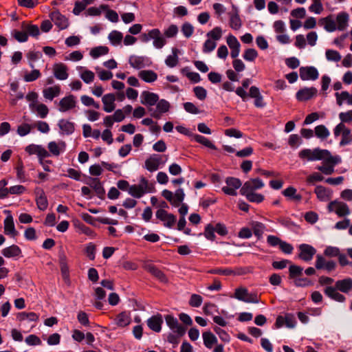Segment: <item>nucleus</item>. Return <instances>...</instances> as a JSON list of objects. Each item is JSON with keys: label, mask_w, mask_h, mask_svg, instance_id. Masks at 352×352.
<instances>
[{"label": "nucleus", "mask_w": 352, "mask_h": 352, "mask_svg": "<svg viewBox=\"0 0 352 352\" xmlns=\"http://www.w3.org/2000/svg\"><path fill=\"white\" fill-rule=\"evenodd\" d=\"M193 92L195 96L200 100H204L207 96L206 89L201 86L194 87Z\"/></svg>", "instance_id": "nucleus-58"}, {"label": "nucleus", "mask_w": 352, "mask_h": 352, "mask_svg": "<svg viewBox=\"0 0 352 352\" xmlns=\"http://www.w3.org/2000/svg\"><path fill=\"white\" fill-rule=\"evenodd\" d=\"M25 151L29 155H36L41 164H43V160L50 156V153L41 145L32 144L27 146L25 148Z\"/></svg>", "instance_id": "nucleus-9"}, {"label": "nucleus", "mask_w": 352, "mask_h": 352, "mask_svg": "<svg viewBox=\"0 0 352 352\" xmlns=\"http://www.w3.org/2000/svg\"><path fill=\"white\" fill-rule=\"evenodd\" d=\"M181 31L184 36L190 38L194 32V27L188 22H185L182 26Z\"/></svg>", "instance_id": "nucleus-55"}, {"label": "nucleus", "mask_w": 352, "mask_h": 352, "mask_svg": "<svg viewBox=\"0 0 352 352\" xmlns=\"http://www.w3.org/2000/svg\"><path fill=\"white\" fill-rule=\"evenodd\" d=\"M192 137H193V139L195 140V141H196L197 142L201 144L204 146H205L209 148L214 149V150L217 149L216 146L211 141H210L208 138H205L204 136H202V135H198V134H195L192 135Z\"/></svg>", "instance_id": "nucleus-46"}, {"label": "nucleus", "mask_w": 352, "mask_h": 352, "mask_svg": "<svg viewBox=\"0 0 352 352\" xmlns=\"http://www.w3.org/2000/svg\"><path fill=\"white\" fill-rule=\"evenodd\" d=\"M317 92V89L314 87H305L297 91L296 97L298 101H307L316 96Z\"/></svg>", "instance_id": "nucleus-15"}, {"label": "nucleus", "mask_w": 352, "mask_h": 352, "mask_svg": "<svg viewBox=\"0 0 352 352\" xmlns=\"http://www.w3.org/2000/svg\"><path fill=\"white\" fill-rule=\"evenodd\" d=\"M326 58L329 61L338 62L341 60V56L338 52L333 50H327L325 53Z\"/></svg>", "instance_id": "nucleus-54"}, {"label": "nucleus", "mask_w": 352, "mask_h": 352, "mask_svg": "<svg viewBox=\"0 0 352 352\" xmlns=\"http://www.w3.org/2000/svg\"><path fill=\"white\" fill-rule=\"evenodd\" d=\"M203 298L198 294H192L189 300V305L193 307H199L201 306Z\"/></svg>", "instance_id": "nucleus-61"}, {"label": "nucleus", "mask_w": 352, "mask_h": 352, "mask_svg": "<svg viewBox=\"0 0 352 352\" xmlns=\"http://www.w3.org/2000/svg\"><path fill=\"white\" fill-rule=\"evenodd\" d=\"M66 144L63 141L56 142L54 141L50 142L48 144L47 148L50 152L55 156H58L61 153L65 150Z\"/></svg>", "instance_id": "nucleus-27"}, {"label": "nucleus", "mask_w": 352, "mask_h": 352, "mask_svg": "<svg viewBox=\"0 0 352 352\" xmlns=\"http://www.w3.org/2000/svg\"><path fill=\"white\" fill-rule=\"evenodd\" d=\"M146 270L162 282H166L167 278L164 272L153 265H146Z\"/></svg>", "instance_id": "nucleus-40"}, {"label": "nucleus", "mask_w": 352, "mask_h": 352, "mask_svg": "<svg viewBox=\"0 0 352 352\" xmlns=\"http://www.w3.org/2000/svg\"><path fill=\"white\" fill-rule=\"evenodd\" d=\"M296 191L297 190L295 188L289 186L285 189L282 193L286 197L292 199L294 201H300L302 199V196L300 194H297Z\"/></svg>", "instance_id": "nucleus-44"}, {"label": "nucleus", "mask_w": 352, "mask_h": 352, "mask_svg": "<svg viewBox=\"0 0 352 352\" xmlns=\"http://www.w3.org/2000/svg\"><path fill=\"white\" fill-rule=\"evenodd\" d=\"M150 37L153 39V45L157 49H161L166 44V39L162 36L159 29L150 30Z\"/></svg>", "instance_id": "nucleus-22"}, {"label": "nucleus", "mask_w": 352, "mask_h": 352, "mask_svg": "<svg viewBox=\"0 0 352 352\" xmlns=\"http://www.w3.org/2000/svg\"><path fill=\"white\" fill-rule=\"evenodd\" d=\"M319 25L323 26L325 30L331 32L337 30L335 17L331 14L319 20Z\"/></svg>", "instance_id": "nucleus-23"}, {"label": "nucleus", "mask_w": 352, "mask_h": 352, "mask_svg": "<svg viewBox=\"0 0 352 352\" xmlns=\"http://www.w3.org/2000/svg\"><path fill=\"white\" fill-rule=\"evenodd\" d=\"M233 11L230 12V26L232 29L238 30L242 26V21L239 15L238 10L236 6H232Z\"/></svg>", "instance_id": "nucleus-20"}, {"label": "nucleus", "mask_w": 352, "mask_h": 352, "mask_svg": "<svg viewBox=\"0 0 352 352\" xmlns=\"http://www.w3.org/2000/svg\"><path fill=\"white\" fill-rule=\"evenodd\" d=\"M313 3L309 6V11L316 14H320L323 10V6L322 4V0H312Z\"/></svg>", "instance_id": "nucleus-57"}, {"label": "nucleus", "mask_w": 352, "mask_h": 352, "mask_svg": "<svg viewBox=\"0 0 352 352\" xmlns=\"http://www.w3.org/2000/svg\"><path fill=\"white\" fill-rule=\"evenodd\" d=\"M234 298L248 303H258V297L256 294L249 293L245 287H239L235 289Z\"/></svg>", "instance_id": "nucleus-3"}, {"label": "nucleus", "mask_w": 352, "mask_h": 352, "mask_svg": "<svg viewBox=\"0 0 352 352\" xmlns=\"http://www.w3.org/2000/svg\"><path fill=\"white\" fill-rule=\"evenodd\" d=\"M264 183L259 178L250 179L245 182L240 190V193L254 192L264 187Z\"/></svg>", "instance_id": "nucleus-10"}, {"label": "nucleus", "mask_w": 352, "mask_h": 352, "mask_svg": "<svg viewBox=\"0 0 352 352\" xmlns=\"http://www.w3.org/2000/svg\"><path fill=\"white\" fill-rule=\"evenodd\" d=\"M30 108L32 111H36L41 118H45L49 113L47 107L42 103H30Z\"/></svg>", "instance_id": "nucleus-35"}, {"label": "nucleus", "mask_w": 352, "mask_h": 352, "mask_svg": "<svg viewBox=\"0 0 352 352\" xmlns=\"http://www.w3.org/2000/svg\"><path fill=\"white\" fill-rule=\"evenodd\" d=\"M323 179L324 177L320 173L316 172L309 175L306 179V182L307 184H314L315 182H321Z\"/></svg>", "instance_id": "nucleus-63"}, {"label": "nucleus", "mask_w": 352, "mask_h": 352, "mask_svg": "<svg viewBox=\"0 0 352 352\" xmlns=\"http://www.w3.org/2000/svg\"><path fill=\"white\" fill-rule=\"evenodd\" d=\"M258 56V52L253 48L246 50L243 55V58L248 61H254Z\"/></svg>", "instance_id": "nucleus-56"}, {"label": "nucleus", "mask_w": 352, "mask_h": 352, "mask_svg": "<svg viewBox=\"0 0 352 352\" xmlns=\"http://www.w3.org/2000/svg\"><path fill=\"white\" fill-rule=\"evenodd\" d=\"M298 248L300 250L298 257L304 261H310L316 253V250L309 244H301Z\"/></svg>", "instance_id": "nucleus-12"}, {"label": "nucleus", "mask_w": 352, "mask_h": 352, "mask_svg": "<svg viewBox=\"0 0 352 352\" xmlns=\"http://www.w3.org/2000/svg\"><path fill=\"white\" fill-rule=\"evenodd\" d=\"M179 50L177 48L172 49V54L167 56L165 60L166 65L169 67H174L178 63Z\"/></svg>", "instance_id": "nucleus-41"}, {"label": "nucleus", "mask_w": 352, "mask_h": 352, "mask_svg": "<svg viewBox=\"0 0 352 352\" xmlns=\"http://www.w3.org/2000/svg\"><path fill=\"white\" fill-rule=\"evenodd\" d=\"M300 77L302 80H315L318 79L319 74L316 68L312 66L301 67L299 69Z\"/></svg>", "instance_id": "nucleus-14"}, {"label": "nucleus", "mask_w": 352, "mask_h": 352, "mask_svg": "<svg viewBox=\"0 0 352 352\" xmlns=\"http://www.w3.org/2000/svg\"><path fill=\"white\" fill-rule=\"evenodd\" d=\"M148 187V180L144 177L141 179V184L140 185H132L129 189V193L135 197L140 198L145 192Z\"/></svg>", "instance_id": "nucleus-13"}, {"label": "nucleus", "mask_w": 352, "mask_h": 352, "mask_svg": "<svg viewBox=\"0 0 352 352\" xmlns=\"http://www.w3.org/2000/svg\"><path fill=\"white\" fill-rule=\"evenodd\" d=\"M252 230L254 235L257 236L258 239L261 238L264 230H265V226L262 223L260 222H253L252 223Z\"/></svg>", "instance_id": "nucleus-52"}, {"label": "nucleus", "mask_w": 352, "mask_h": 352, "mask_svg": "<svg viewBox=\"0 0 352 352\" xmlns=\"http://www.w3.org/2000/svg\"><path fill=\"white\" fill-rule=\"evenodd\" d=\"M222 30L220 27H215L211 31L207 33V36L211 38L214 41H218L221 38Z\"/></svg>", "instance_id": "nucleus-60"}, {"label": "nucleus", "mask_w": 352, "mask_h": 352, "mask_svg": "<svg viewBox=\"0 0 352 352\" xmlns=\"http://www.w3.org/2000/svg\"><path fill=\"white\" fill-rule=\"evenodd\" d=\"M60 94V87L59 85H54L44 89L43 94L45 98L52 100L55 97H57Z\"/></svg>", "instance_id": "nucleus-34"}, {"label": "nucleus", "mask_w": 352, "mask_h": 352, "mask_svg": "<svg viewBox=\"0 0 352 352\" xmlns=\"http://www.w3.org/2000/svg\"><path fill=\"white\" fill-rule=\"evenodd\" d=\"M76 97L72 94L65 96L58 102V111L65 113L76 107Z\"/></svg>", "instance_id": "nucleus-8"}, {"label": "nucleus", "mask_w": 352, "mask_h": 352, "mask_svg": "<svg viewBox=\"0 0 352 352\" xmlns=\"http://www.w3.org/2000/svg\"><path fill=\"white\" fill-rule=\"evenodd\" d=\"M333 133L336 138L342 135V139L340 142L341 146L346 145L351 141V130L346 127L345 124L343 123H340L335 127Z\"/></svg>", "instance_id": "nucleus-6"}, {"label": "nucleus", "mask_w": 352, "mask_h": 352, "mask_svg": "<svg viewBox=\"0 0 352 352\" xmlns=\"http://www.w3.org/2000/svg\"><path fill=\"white\" fill-rule=\"evenodd\" d=\"M148 59L144 56L132 55L129 58V63L135 69H142L148 65Z\"/></svg>", "instance_id": "nucleus-19"}, {"label": "nucleus", "mask_w": 352, "mask_h": 352, "mask_svg": "<svg viewBox=\"0 0 352 352\" xmlns=\"http://www.w3.org/2000/svg\"><path fill=\"white\" fill-rule=\"evenodd\" d=\"M4 233L12 238L19 235V232L15 229L14 219L11 214L8 215L3 221Z\"/></svg>", "instance_id": "nucleus-17"}, {"label": "nucleus", "mask_w": 352, "mask_h": 352, "mask_svg": "<svg viewBox=\"0 0 352 352\" xmlns=\"http://www.w3.org/2000/svg\"><path fill=\"white\" fill-rule=\"evenodd\" d=\"M109 52V48L106 46H98L94 47L90 51V56L94 58H97L100 56L105 55Z\"/></svg>", "instance_id": "nucleus-49"}, {"label": "nucleus", "mask_w": 352, "mask_h": 352, "mask_svg": "<svg viewBox=\"0 0 352 352\" xmlns=\"http://www.w3.org/2000/svg\"><path fill=\"white\" fill-rule=\"evenodd\" d=\"M336 97V102L339 106H341L344 102H346L349 104H352V96L347 91H342V93L336 92L335 94Z\"/></svg>", "instance_id": "nucleus-42"}, {"label": "nucleus", "mask_w": 352, "mask_h": 352, "mask_svg": "<svg viewBox=\"0 0 352 352\" xmlns=\"http://www.w3.org/2000/svg\"><path fill=\"white\" fill-rule=\"evenodd\" d=\"M131 319L129 312L122 311L118 314L114 319L116 325L120 327H125L131 323Z\"/></svg>", "instance_id": "nucleus-30"}, {"label": "nucleus", "mask_w": 352, "mask_h": 352, "mask_svg": "<svg viewBox=\"0 0 352 352\" xmlns=\"http://www.w3.org/2000/svg\"><path fill=\"white\" fill-rule=\"evenodd\" d=\"M35 193L36 195V202L37 207L43 211L46 210L48 206V201L44 190L40 188H36Z\"/></svg>", "instance_id": "nucleus-21"}, {"label": "nucleus", "mask_w": 352, "mask_h": 352, "mask_svg": "<svg viewBox=\"0 0 352 352\" xmlns=\"http://www.w3.org/2000/svg\"><path fill=\"white\" fill-rule=\"evenodd\" d=\"M1 254L6 258H16L21 256L22 250L16 245H12L1 250Z\"/></svg>", "instance_id": "nucleus-25"}, {"label": "nucleus", "mask_w": 352, "mask_h": 352, "mask_svg": "<svg viewBox=\"0 0 352 352\" xmlns=\"http://www.w3.org/2000/svg\"><path fill=\"white\" fill-rule=\"evenodd\" d=\"M226 183L227 186L222 188V191L226 195L236 196V190L242 185L241 180L236 177H229L226 178Z\"/></svg>", "instance_id": "nucleus-7"}, {"label": "nucleus", "mask_w": 352, "mask_h": 352, "mask_svg": "<svg viewBox=\"0 0 352 352\" xmlns=\"http://www.w3.org/2000/svg\"><path fill=\"white\" fill-rule=\"evenodd\" d=\"M140 102L142 104L153 106L155 105L158 100L159 96L155 93H152L148 91H144L140 96Z\"/></svg>", "instance_id": "nucleus-18"}, {"label": "nucleus", "mask_w": 352, "mask_h": 352, "mask_svg": "<svg viewBox=\"0 0 352 352\" xmlns=\"http://www.w3.org/2000/svg\"><path fill=\"white\" fill-rule=\"evenodd\" d=\"M167 155L153 154L144 162V168L149 172H154L162 167L168 161Z\"/></svg>", "instance_id": "nucleus-2"}, {"label": "nucleus", "mask_w": 352, "mask_h": 352, "mask_svg": "<svg viewBox=\"0 0 352 352\" xmlns=\"http://www.w3.org/2000/svg\"><path fill=\"white\" fill-rule=\"evenodd\" d=\"M314 192L317 198L321 201H327L331 197V190L322 186H317L315 188Z\"/></svg>", "instance_id": "nucleus-31"}, {"label": "nucleus", "mask_w": 352, "mask_h": 352, "mask_svg": "<svg viewBox=\"0 0 352 352\" xmlns=\"http://www.w3.org/2000/svg\"><path fill=\"white\" fill-rule=\"evenodd\" d=\"M338 290L336 287L328 286L324 289V292L326 296L336 301L340 302H344L345 297L340 294Z\"/></svg>", "instance_id": "nucleus-29"}, {"label": "nucleus", "mask_w": 352, "mask_h": 352, "mask_svg": "<svg viewBox=\"0 0 352 352\" xmlns=\"http://www.w3.org/2000/svg\"><path fill=\"white\" fill-rule=\"evenodd\" d=\"M108 8L107 5H101L100 8L91 7L88 8L85 12L86 16H99L101 14L100 10H107Z\"/></svg>", "instance_id": "nucleus-51"}, {"label": "nucleus", "mask_w": 352, "mask_h": 352, "mask_svg": "<svg viewBox=\"0 0 352 352\" xmlns=\"http://www.w3.org/2000/svg\"><path fill=\"white\" fill-rule=\"evenodd\" d=\"M336 28L338 30H344L348 25L349 15L346 12H340L335 18Z\"/></svg>", "instance_id": "nucleus-33"}, {"label": "nucleus", "mask_w": 352, "mask_h": 352, "mask_svg": "<svg viewBox=\"0 0 352 352\" xmlns=\"http://www.w3.org/2000/svg\"><path fill=\"white\" fill-rule=\"evenodd\" d=\"M16 177L21 182L26 181V177L24 171L23 162L20 160L18 162L16 167Z\"/></svg>", "instance_id": "nucleus-59"}, {"label": "nucleus", "mask_w": 352, "mask_h": 352, "mask_svg": "<svg viewBox=\"0 0 352 352\" xmlns=\"http://www.w3.org/2000/svg\"><path fill=\"white\" fill-rule=\"evenodd\" d=\"M108 38L113 45H118L123 38L122 34L117 30H113L108 36Z\"/></svg>", "instance_id": "nucleus-47"}, {"label": "nucleus", "mask_w": 352, "mask_h": 352, "mask_svg": "<svg viewBox=\"0 0 352 352\" xmlns=\"http://www.w3.org/2000/svg\"><path fill=\"white\" fill-rule=\"evenodd\" d=\"M50 16L51 20L60 30H65L68 28L69 24L68 19L58 10L52 12Z\"/></svg>", "instance_id": "nucleus-11"}, {"label": "nucleus", "mask_w": 352, "mask_h": 352, "mask_svg": "<svg viewBox=\"0 0 352 352\" xmlns=\"http://www.w3.org/2000/svg\"><path fill=\"white\" fill-rule=\"evenodd\" d=\"M298 157L307 161L322 160V165L318 166L316 169L326 175L333 174L336 165L341 162L339 156H333L328 150L319 148H304L299 152Z\"/></svg>", "instance_id": "nucleus-1"}, {"label": "nucleus", "mask_w": 352, "mask_h": 352, "mask_svg": "<svg viewBox=\"0 0 352 352\" xmlns=\"http://www.w3.org/2000/svg\"><path fill=\"white\" fill-rule=\"evenodd\" d=\"M303 268L300 266L292 265L289 267V278L295 280L296 278L301 276Z\"/></svg>", "instance_id": "nucleus-48"}, {"label": "nucleus", "mask_w": 352, "mask_h": 352, "mask_svg": "<svg viewBox=\"0 0 352 352\" xmlns=\"http://www.w3.org/2000/svg\"><path fill=\"white\" fill-rule=\"evenodd\" d=\"M138 76L146 82H153L157 78V74L152 70H142Z\"/></svg>", "instance_id": "nucleus-39"}, {"label": "nucleus", "mask_w": 352, "mask_h": 352, "mask_svg": "<svg viewBox=\"0 0 352 352\" xmlns=\"http://www.w3.org/2000/svg\"><path fill=\"white\" fill-rule=\"evenodd\" d=\"M165 320L167 325L178 336H182L186 332V329L179 324L177 318H174L171 315H167L165 316Z\"/></svg>", "instance_id": "nucleus-16"}, {"label": "nucleus", "mask_w": 352, "mask_h": 352, "mask_svg": "<svg viewBox=\"0 0 352 352\" xmlns=\"http://www.w3.org/2000/svg\"><path fill=\"white\" fill-rule=\"evenodd\" d=\"M94 73L90 70H85L80 74V78L87 84H89L94 80Z\"/></svg>", "instance_id": "nucleus-64"}, {"label": "nucleus", "mask_w": 352, "mask_h": 352, "mask_svg": "<svg viewBox=\"0 0 352 352\" xmlns=\"http://www.w3.org/2000/svg\"><path fill=\"white\" fill-rule=\"evenodd\" d=\"M162 195L175 207H178L185 197V193L182 188H178L175 194L168 190H164L162 192Z\"/></svg>", "instance_id": "nucleus-4"}, {"label": "nucleus", "mask_w": 352, "mask_h": 352, "mask_svg": "<svg viewBox=\"0 0 352 352\" xmlns=\"http://www.w3.org/2000/svg\"><path fill=\"white\" fill-rule=\"evenodd\" d=\"M204 344L208 349H212L214 344L217 343V338L210 331L204 332L202 334Z\"/></svg>", "instance_id": "nucleus-37"}, {"label": "nucleus", "mask_w": 352, "mask_h": 352, "mask_svg": "<svg viewBox=\"0 0 352 352\" xmlns=\"http://www.w3.org/2000/svg\"><path fill=\"white\" fill-rule=\"evenodd\" d=\"M314 133L317 138L322 140L327 139L330 135L329 131L323 124L316 126L314 129Z\"/></svg>", "instance_id": "nucleus-45"}, {"label": "nucleus", "mask_w": 352, "mask_h": 352, "mask_svg": "<svg viewBox=\"0 0 352 352\" xmlns=\"http://www.w3.org/2000/svg\"><path fill=\"white\" fill-rule=\"evenodd\" d=\"M214 232V226L210 223L208 224L204 230V236L207 239L214 241L215 239Z\"/></svg>", "instance_id": "nucleus-62"}, {"label": "nucleus", "mask_w": 352, "mask_h": 352, "mask_svg": "<svg viewBox=\"0 0 352 352\" xmlns=\"http://www.w3.org/2000/svg\"><path fill=\"white\" fill-rule=\"evenodd\" d=\"M22 29L25 30L28 36L36 37L40 34V30L36 25L27 24L25 22L22 23Z\"/></svg>", "instance_id": "nucleus-43"}, {"label": "nucleus", "mask_w": 352, "mask_h": 352, "mask_svg": "<svg viewBox=\"0 0 352 352\" xmlns=\"http://www.w3.org/2000/svg\"><path fill=\"white\" fill-rule=\"evenodd\" d=\"M54 75L58 80H66L68 78L67 67L63 63H56L54 65Z\"/></svg>", "instance_id": "nucleus-26"}, {"label": "nucleus", "mask_w": 352, "mask_h": 352, "mask_svg": "<svg viewBox=\"0 0 352 352\" xmlns=\"http://www.w3.org/2000/svg\"><path fill=\"white\" fill-rule=\"evenodd\" d=\"M87 184L92 188L94 189L96 194L99 197L104 194V190L98 178L90 177L87 182Z\"/></svg>", "instance_id": "nucleus-36"}, {"label": "nucleus", "mask_w": 352, "mask_h": 352, "mask_svg": "<svg viewBox=\"0 0 352 352\" xmlns=\"http://www.w3.org/2000/svg\"><path fill=\"white\" fill-rule=\"evenodd\" d=\"M58 126L61 133L65 135L73 133L75 129L74 123L65 119L60 120Z\"/></svg>", "instance_id": "nucleus-32"}, {"label": "nucleus", "mask_w": 352, "mask_h": 352, "mask_svg": "<svg viewBox=\"0 0 352 352\" xmlns=\"http://www.w3.org/2000/svg\"><path fill=\"white\" fill-rule=\"evenodd\" d=\"M246 197L247 199L250 202L261 203L264 200V196L261 194L255 193L254 192H248L247 193H241Z\"/></svg>", "instance_id": "nucleus-50"}, {"label": "nucleus", "mask_w": 352, "mask_h": 352, "mask_svg": "<svg viewBox=\"0 0 352 352\" xmlns=\"http://www.w3.org/2000/svg\"><path fill=\"white\" fill-rule=\"evenodd\" d=\"M163 319L161 315L153 316L147 320L148 327L155 332H160L162 329Z\"/></svg>", "instance_id": "nucleus-28"}, {"label": "nucleus", "mask_w": 352, "mask_h": 352, "mask_svg": "<svg viewBox=\"0 0 352 352\" xmlns=\"http://www.w3.org/2000/svg\"><path fill=\"white\" fill-rule=\"evenodd\" d=\"M42 57V54L41 52H34V51H30L27 54V58L30 61V66L31 68L34 67V65L33 64V62L38 60Z\"/></svg>", "instance_id": "nucleus-53"}, {"label": "nucleus", "mask_w": 352, "mask_h": 352, "mask_svg": "<svg viewBox=\"0 0 352 352\" xmlns=\"http://www.w3.org/2000/svg\"><path fill=\"white\" fill-rule=\"evenodd\" d=\"M328 210L330 212H335L339 217H345L350 214L349 207L346 204L339 200H334L329 202Z\"/></svg>", "instance_id": "nucleus-5"}, {"label": "nucleus", "mask_w": 352, "mask_h": 352, "mask_svg": "<svg viewBox=\"0 0 352 352\" xmlns=\"http://www.w3.org/2000/svg\"><path fill=\"white\" fill-rule=\"evenodd\" d=\"M115 100L116 97L114 94H107L104 95L102 98V101L104 104V111L107 113L112 112L116 108Z\"/></svg>", "instance_id": "nucleus-24"}, {"label": "nucleus", "mask_w": 352, "mask_h": 352, "mask_svg": "<svg viewBox=\"0 0 352 352\" xmlns=\"http://www.w3.org/2000/svg\"><path fill=\"white\" fill-rule=\"evenodd\" d=\"M335 287L339 291L343 293H348L352 288V280L351 278L338 280Z\"/></svg>", "instance_id": "nucleus-38"}]
</instances>
